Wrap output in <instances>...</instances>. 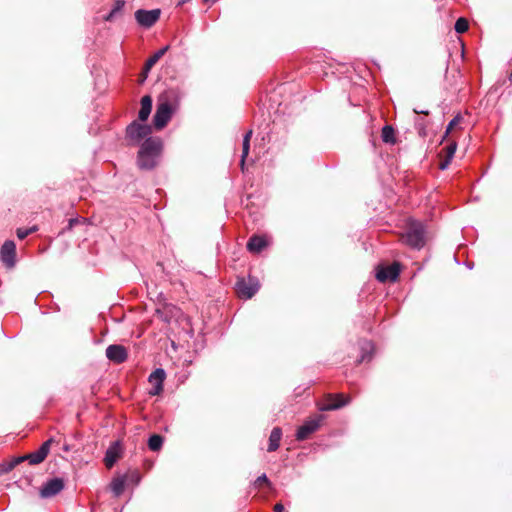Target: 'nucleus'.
<instances>
[{"instance_id":"1","label":"nucleus","mask_w":512,"mask_h":512,"mask_svg":"<svg viewBox=\"0 0 512 512\" xmlns=\"http://www.w3.org/2000/svg\"><path fill=\"white\" fill-rule=\"evenodd\" d=\"M163 148L159 137H148L143 141L137 155V165L141 170H152L158 163Z\"/></svg>"},{"instance_id":"2","label":"nucleus","mask_w":512,"mask_h":512,"mask_svg":"<svg viewBox=\"0 0 512 512\" xmlns=\"http://www.w3.org/2000/svg\"><path fill=\"white\" fill-rule=\"evenodd\" d=\"M172 99H178L177 93L173 90L167 92L159 99L155 114L153 116V125L155 129H163L172 118V115L176 109V107L170 102Z\"/></svg>"},{"instance_id":"3","label":"nucleus","mask_w":512,"mask_h":512,"mask_svg":"<svg viewBox=\"0 0 512 512\" xmlns=\"http://www.w3.org/2000/svg\"><path fill=\"white\" fill-rule=\"evenodd\" d=\"M402 240L411 248L421 249L425 245L424 225L419 221H409L405 233L402 234Z\"/></svg>"},{"instance_id":"4","label":"nucleus","mask_w":512,"mask_h":512,"mask_svg":"<svg viewBox=\"0 0 512 512\" xmlns=\"http://www.w3.org/2000/svg\"><path fill=\"white\" fill-rule=\"evenodd\" d=\"M52 442H53V439L50 438L47 441H45L39 447L38 450H36L32 453H29L27 455L19 456V457L15 458L11 463V468L15 467L16 465H18L24 461H28L30 465H37V464L42 463L50 451Z\"/></svg>"},{"instance_id":"5","label":"nucleus","mask_w":512,"mask_h":512,"mask_svg":"<svg viewBox=\"0 0 512 512\" xmlns=\"http://www.w3.org/2000/svg\"><path fill=\"white\" fill-rule=\"evenodd\" d=\"M151 132L152 128L150 125L133 121L126 128V139L129 144L137 145L144 139H147Z\"/></svg>"},{"instance_id":"6","label":"nucleus","mask_w":512,"mask_h":512,"mask_svg":"<svg viewBox=\"0 0 512 512\" xmlns=\"http://www.w3.org/2000/svg\"><path fill=\"white\" fill-rule=\"evenodd\" d=\"M260 288L256 277L249 276L248 279L239 278L236 282V292L241 299L252 298Z\"/></svg>"},{"instance_id":"7","label":"nucleus","mask_w":512,"mask_h":512,"mask_svg":"<svg viewBox=\"0 0 512 512\" xmlns=\"http://www.w3.org/2000/svg\"><path fill=\"white\" fill-rule=\"evenodd\" d=\"M324 420V416L319 414L308 420H306L296 432V439L298 441H304L309 438L311 434L316 432L320 426L322 421Z\"/></svg>"},{"instance_id":"8","label":"nucleus","mask_w":512,"mask_h":512,"mask_svg":"<svg viewBox=\"0 0 512 512\" xmlns=\"http://www.w3.org/2000/svg\"><path fill=\"white\" fill-rule=\"evenodd\" d=\"M160 14V9H139L135 12V19L140 26L150 28L159 20Z\"/></svg>"},{"instance_id":"9","label":"nucleus","mask_w":512,"mask_h":512,"mask_svg":"<svg viewBox=\"0 0 512 512\" xmlns=\"http://www.w3.org/2000/svg\"><path fill=\"white\" fill-rule=\"evenodd\" d=\"M166 378V373L164 369L157 368L155 369L148 378L149 383L151 384V389L149 390V394L151 396H156L162 393L163 391V383Z\"/></svg>"},{"instance_id":"10","label":"nucleus","mask_w":512,"mask_h":512,"mask_svg":"<svg viewBox=\"0 0 512 512\" xmlns=\"http://www.w3.org/2000/svg\"><path fill=\"white\" fill-rule=\"evenodd\" d=\"M64 489V482L61 478H53L45 482L40 489L42 498H51Z\"/></svg>"},{"instance_id":"11","label":"nucleus","mask_w":512,"mask_h":512,"mask_svg":"<svg viewBox=\"0 0 512 512\" xmlns=\"http://www.w3.org/2000/svg\"><path fill=\"white\" fill-rule=\"evenodd\" d=\"M0 257L4 265L12 268L15 265L16 245L13 241L7 240L1 247Z\"/></svg>"},{"instance_id":"12","label":"nucleus","mask_w":512,"mask_h":512,"mask_svg":"<svg viewBox=\"0 0 512 512\" xmlns=\"http://www.w3.org/2000/svg\"><path fill=\"white\" fill-rule=\"evenodd\" d=\"M350 402L349 397H345L343 394L329 395L326 402L319 405L321 411H332L339 409Z\"/></svg>"},{"instance_id":"13","label":"nucleus","mask_w":512,"mask_h":512,"mask_svg":"<svg viewBox=\"0 0 512 512\" xmlns=\"http://www.w3.org/2000/svg\"><path fill=\"white\" fill-rule=\"evenodd\" d=\"M106 357L110 361L120 364V363H123L126 361L128 354H127V350L124 346L118 345V344H113V345H109L106 348Z\"/></svg>"},{"instance_id":"14","label":"nucleus","mask_w":512,"mask_h":512,"mask_svg":"<svg viewBox=\"0 0 512 512\" xmlns=\"http://www.w3.org/2000/svg\"><path fill=\"white\" fill-rule=\"evenodd\" d=\"M399 273V265L397 263H394L392 265L379 268L376 273V279L382 283L388 280L395 281L399 276Z\"/></svg>"},{"instance_id":"15","label":"nucleus","mask_w":512,"mask_h":512,"mask_svg":"<svg viewBox=\"0 0 512 512\" xmlns=\"http://www.w3.org/2000/svg\"><path fill=\"white\" fill-rule=\"evenodd\" d=\"M121 456V445L119 441L112 443L106 450L104 463L107 468H112Z\"/></svg>"},{"instance_id":"16","label":"nucleus","mask_w":512,"mask_h":512,"mask_svg":"<svg viewBox=\"0 0 512 512\" xmlns=\"http://www.w3.org/2000/svg\"><path fill=\"white\" fill-rule=\"evenodd\" d=\"M267 246V241L264 237L254 235L247 242V249L251 253H259Z\"/></svg>"},{"instance_id":"17","label":"nucleus","mask_w":512,"mask_h":512,"mask_svg":"<svg viewBox=\"0 0 512 512\" xmlns=\"http://www.w3.org/2000/svg\"><path fill=\"white\" fill-rule=\"evenodd\" d=\"M152 110V98L149 95H145L141 98V108L138 112V119L141 122H145Z\"/></svg>"},{"instance_id":"18","label":"nucleus","mask_w":512,"mask_h":512,"mask_svg":"<svg viewBox=\"0 0 512 512\" xmlns=\"http://www.w3.org/2000/svg\"><path fill=\"white\" fill-rule=\"evenodd\" d=\"M281 438H282L281 428L274 427L269 436V445H268L269 452H274L279 448Z\"/></svg>"},{"instance_id":"19","label":"nucleus","mask_w":512,"mask_h":512,"mask_svg":"<svg viewBox=\"0 0 512 512\" xmlns=\"http://www.w3.org/2000/svg\"><path fill=\"white\" fill-rule=\"evenodd\" d=\"M252 134H253V131L252 130H249L245 133L244 137H243V143H242V155H241V161H240V165H241V169L244 170V166H245V159L247 158L248 154H249V150H250V139L252 137Z\"/></svg>"},{"instance_id":"20","label":"nucleus","mask_w":512,"mask_h":512,"mask_svg":"<svg viewBox=\"0 0 512 512\" xmlns=\"http://www.w3.org/2000/svg\"><path fill=\"white\" fill-rule=\"evenodd\" d=\"M168 49L169 46L167 45L150 56L145 63V71L148 72L165 55Z\"/></svg>"},{"instance_id":"21","label":"nucleus","mask_w":512,"mask_h":512,"mask_svg":"<svg viewBox=\"0 0 512 512\" xmlns=\"http://www.w3.org/2000/svg\"><path fill=\"white\" fill-rule=\"evenodd\" d=\"M125 483H126L125 476L117 477L112 480L111 490L115 494V496H120L123 493L124 488H125Z\"/></svg>"},{"instance_id":"22","label":"nucleus","mask_w":512,"mask_h":512,"mask_svg":"<svg viewBox=\"0 0 512 512\" xmlns=\"http://www.w3.org/2000/svg\"><path fill=\"white\" fill-rule=\"evenodd\" d=\"M381 138L387 144H395V131L392 126L386 125L382 128Z\"/></svg>"},{"instance_id":"23","label":"nucleus","mask_w":512,"mask_h":512,"mask_svg":"<svg viewBox=\"0 0 512 512\" xmlns=\"http://www.w3.org/2000/svg\"><path fill=\"white\" fill-rule=\"evenodd\" d=\"M164 438L159 434H153L148 439V447L151 451H159L163 446Z\"/></svg>"},{"instance_id":"24","label":"nucleus","mask_w":512,"mask_h":512,"mask_svg":"<svg viewBox=\"0 0 512 512\" xmlns=\"http://www.w3.org/2000/svg\"><path fill=\"white\" fill-rule=\"evenodd\" d=\"M374 346L373 343L370 341H365L361 346V358L359 359V362L365 361L367 359H370L372 357Z\"/></svg>"},{"instance_id":"25","label":"nucleus","mask_w":512,"mask_h":512,"mask_svg":"<svg viewBox=\"0 0 512 512\" xmlns=\"http://www.w3.org/2000/svg\"><path fill=\"white\" fill-rule=\"evenodd\" d=\"M124 4H125V2L123 0L115 1L114 7L110 11V13L107 15L106 20H108V21L111 20L115 16L116 13H118L119 11L122 10V8L124 7Z\"/></svg>"},{"instance_id":"26","label":"nucleus","mask_w":512,"mask_h":512,"mask_svg":"<svg viewBox=\"0 0 512 512\" xmlns=\"http://www.w3.org/2000/svg\"><path fill=\"white\" fill-rule=\"evenodd\" d=\"M468 30V21L465 18H459L455 23V31L464 33Z\"/></svg>"},{"instance_id":"27","label":"nucleus","mask_w":512,"mask_h":512,"mask_svg":"<svg viewBox=\"0 0 512 512\" xmlns=\"http://www.w3.org/2000/svg\"><path fill=\"white\" fill-rule=\"evenodd\" d=\"M262 484H266L269 488L272 486V483L267 478L266 474H262V475L258 476L253 483V485L256 488H259Z\"/></svg>"},{"instance_id":"28","label":"nucleus","mask_w":512,"mask_h":512,"mask_svg":"<svg viewBox=\"0 0 512 512\" xmlns=\"http://www.w3.org/2000/svg\"><path fill=\"white\" fill-rule=\"evenodd\" d=\"M456 149H457L456 142H451L450 144H448L445 148L446 157L449 159H453Z\"/></svg>"},{"instance_id":"29","label":"nucleus","mask_w":512,"mask_h":512,"mask_svg":"<svg viewBox=\"0 0 512 512\" xmlns=\"http://www.w3.org/2000/svg\"><path fill=\"white\" fill-rule=\"evenodd\" d=\"M35 230H36V228H35V227L30 228V229L19 228V229H17V237H18L20 240H23V239H25L29 234H31L32 232H34Z\"/></svg>"},{"instance_id":"30","label":"nucleus","mask_w":512,"mask_h":512,"mask_svg":"<svg viewBox=\"0 0 512 512\" xmlns=\"http://www.w3.org/2000/svg\"><path fill=\"white\" fill-rule=\"evenodd\" d=\"M461 116L457 115L455 116L448 124L447 128H446V131H445V136H447L450 131L453 129L454 126L458 125L461 121Z\"/></svg>"},{"instance_id":"31","label":"nucleus","mask_w":512,"mask_h":512,"mask_svg":"<svg viewBox=\"0 0 512 512\" xmlns=\"http://www.w3.org/2000/svg\"><path fill=\"white\" fill-rule=\"evenodd\" d=\"M451 160H452V159H449V158H447V157H446V158H445V160H443V161L440 163L439 168H440L441 170H445V169H447V168H448V166H449V165H450V163H451Z\"/></svg>"},{"instance_id":"32","label":"nucleus","mask_w":512,"mask_h":512,"mask_svg":"<svg viewBox=\"0 0 512 512\" xmlns=\"http://www.w3.org/2000/svg\"><path fill=\"white\" fill-rule=\"evenodd\" d=\"M79 220L77 218H71L68 223V229H72L75 224H77Z\"/></svg>"},{"instance_id":"33","label":"nucleus","mask_w":512,"mask_h":512,"mask_svg":"<svg viewBox=\"0 0 512 512\" xmlns=\"http://www.w3.org/2000/svg\"><path fill=\"white\" fill-rule=\"evenodd\" d=\"M285 508L283 506V504L281 503H277L275 506H274V512H284Z\"/></svg>"},{"instance_id":"34","label":"nucleus","mask_w":512,"mask_h":512,"mask_svg":"<svg viewBox=\"0 0 512 512\" xmlns=\"http://www.w3.org/2000/svg\"><path fill=\"white\" fill-rule=\"evenodd\" d=\"M414 112L416 114H425V115H428V111H424V109H421V110H417V109H414Z\"/></svg>"},{"instance_id":"35","label":"nucleus","mask_w":512,"mask_h":512,"mask_svg":"<svg viewBox=\"0 0 512 512\" xmlns=\"http://www.w3.org/2000/svg\"><path fill=\"white\" fill-rule=\"evenodd\" d=\"M132 476H133V477H136V482H138V481H139V474H138V472H134V473L132 474Z\"/></svg>"}]
</instances>
